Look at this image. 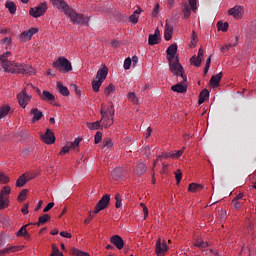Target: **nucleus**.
Wrapping results in <instances>:
<instances>
[{
    "mask_svg": "<svg viewBox=\"0 0 256 256\" xmlns=\"http://www.w3.org/2000/svg\"><path fill=\"white\" fill-rule=\"evenodd\" d=\"M11 52H5L0 56V65L5 73H20L21 75H35V69L28 64H19L15 61H9Z\"/></svg>",
    "mask_w": 256,
    "mask_h": 256,
    "instance_id": "1",
    "label": "nucleus"
},
{
    "mask_svg": "<svg viewBox=\"0 0 256 256\" xmlns=\"http://www.w3.org/2000/svg\"><path fill=\"white\" fill-rule=\"evenodd\" d=\"M55 9L67 15L74 25H89V17L79 14L65 2V0H50Z\"/></svg>",
    "mask_w": 256,
    "mask_h": 256,
    "instance_id": "2",
    "label": "nucleus"
},
{
    "mask_svg": "<svg viewBox=\"0 0 256 256\" xmlns=\"http://www.w3.org/2000/svg\"><path fill=\"white\" fill-rule=\"evenodd\" d=\"M166 53L171 73H173L174 77H179V75H181L183 80L187 81L183 66L179 63V59L175 58V55H177V44L170 45L167 48Z\"/></svg>",
    "mask_w": 256,
    "mask_h": 256,
    "instance_id": "3",
    "label": "nucleus"
},
{
    "mask_svg": "<svg viewBox=\"0 0 256 256\" xmlns=\"http://www.w3.org/2000/svg\"><path fill=\"white\" fill-rule=\"evenodd\" d=\"M100 115H102V127H105V129H107V127H111V125H113L114 123L113 116L115 115V108L113 107V102H110L107 110H105V104H102Z\"/></svg>",
    "mask_w": 256,
    "mask_h": 256,
    "instance_id": "4",
    "label": "nucleus"
},
{
    "mask_svg": "<svg viewBox=\"0 0 256 256\" xmlns=\"http://www.w3.org/2000/svg\"><path fill=\"white\" fill-rule=\"evenodd\" d=\"M53 67L54 69H57V71H60V73H69L70 71H73L71 62L63 56H60L53 62Z\"/></svg>",
    "mask_w": 256,
    "mask_h": 256,
    "instance_id": "5",
    "label": "nucleus"
},
{
    "mask_svg": "<svg viewBox=\"0 0 256 256\" xmlns=\"http://www.w3.org/2000/svg\"><path fill=\"white\" fill-rule=\"evenodd\" d=\"M45 13H47V2L40 3L38 6L31 8L29 11L31 17H34L35 19L42 17V15H45Z\"/></svg>",
    "mask_w": 256,
    "mask_h": 256,
    "instance_id": "6",
    "label": "nucleus"
},
{
    "mask_svg": "<svg viewBox=\"0 0 256 256\" xmlns=\"http://www.w3.org/2000/svg\"><path fill=\"white\" fill-rule=\"evenodd\" d=\"M109 203H111V196H109V194H105L96 204L94 213H99L100 211H103V209H105L109 205Z\"/></svg>",
    "mask_w": 256,
    "mask_h": 256,
    "instance_id": "7",
    "label": "nucleus"
},
{
    "mask_svg": "<svg viewBox=\"0 0 256 256\" xmlns=\"http://www.w3.org/2000/svg\"><path fill=\"white\" fill-rule=\"evenodd\" d=\"M18 103L22 109L27 107L28 101H31V95L27 94V88H24L18 95H17Z\"/></svg>",
    "mask_w": 256,
    "mask_h": 256,
    "instance_id": "8",
    "label": "nucleus"
},
{
    "mask_svg": "<svg viewBox=\"0 0 256 256\" xmlns=\"http://www.w3.org/2000/svg\"><path fill=\"white\" fill-rule=\"evenodd\" d=\"M167 242L163 240L161 241V238H158L155 244V253L157 256H163L167 253Z\"/></svg>",
    "mask_w": 256,
    "mask_h": 256,
    "instance_id": "9",
    "label": "nucleus"
},
{
    "mask_svg": "<svg viewBox=\"0 0 256 256\" xmlns=\"http://www.w3.org/2000/svg\"><path fill=\"white\" fill-rule=\"evenodd\" d=\"M178 77H181L182 80H180V82L176 85H173L171 87V90L174 91V93H187V86L183 85V83H186L187 77L186 80L183 79V76H181V74H179Z\"/></svg>",
    "mask_w": 256,
    "mask_h": 256,
    "instance_id": "10",
    "label": "nucleus"
},
{
    "mask_svg": "<svg viewBox=\"0 0 256 256\" xmlns=\"http://www.w3.org/2000/svg\"><path fill=\"white\" fill-rule=\"evenodd\" d=\"M41 139L46 145H53L55 143V133L51 129H47L46 133L41 136Z\"/></svg>",
    "mask_w": 256,
    "mask_h": 256,
    "instance_id": "11",
    "label": "nucleus"
},
{
    "mask_svg": "<svg viewBox=\"0 0 256 256\" xmlns=\"http://www.w3.org/2000/svg\"><path fill=\"white\" fill-rule=\"evenodd\" d=\"M159 41H161V31L157 28L154 34H150L148 37V45H158Z\"/></svg>",
    "mask_w": 256,
    "mask_h": 256,
    "instance_id": "12",
    "label": "nucleus"
},
{
    "mask_svg": "<svg viewBox=\"0 0 256 256\" xmlns=\"http://www.w3.org/2000/svg\"><path fill=\"white\" fill-rule=\"evenodd\" d=\"M243 6H234L228 10V14L232 15L234 19H241L243 17Z\"/></svg>",
    "mask_w": 256,
    "mask_h": 256,
    "instance_id": "13",
    "label": "nucleus"
},
{
    "mask_svg": "<svg viewBox=\"0 0 256 256\" xmlns=\"http://www.w3.org/2000/svg\"><path fill=\"white\" fill-rule=\"evenodd\" d=\"M110 243H112V245L117 247L119 250H121V249H123V247H125V241L119 235L112 236L110 238Z\"/></svg>",
    "mask_w": 256,
    "mask_h": 256,
    "instance_id": "14",
    "label": "nucleus"
},
{
    "mask_svg": "<svg viewBox=\"0 0 256 256\" xmlns=\"http://www.w3.org/2000/svg\"><path fill=\"white\" fill-rule=\"evenodd\" d=\"M30 115L33 116L32 123H37V121H41L43 117V112H41L39 108H32L30 111Z\"/></svg>",
    "mask_w": 256,
    "mask_h": 256,
    "instance_id": "15",
    "label": "nucleus"
},
{
    "mask_svg": "<svg viewBox=\"0 0 256 256\" xmlns=\"http://www.w3.org/2000/svg\"><path fill=\"white\" fill-rule=\"evenodd\" d=\"M172 37H173V26L169 24V20H166L164 39L166 41H171Z\"/></svg>",
    "mask_w": 256,
    "mask_h": 256,
    "instance_id": "16",
    "label": "nucleus"
},
{
    "mask_svg": "<svg viewBox=\"0 0 256 256\" xmlns=\"http://www.w3.org/2000/svg\"><path fill=\"white\" fill-rule=\"evenodd\" d=\"M109 71L107 69V67H103V68H100L96 74V79L98 81H105V79H107V75H108Z\"/></svg>",
    "mask_w": 256,
    "mask_h": 256,
    "instance_id": "17",
    "label": "nucleus"
},
{
    "mask_svg": "<svg viewBox=\"0 0 256 256\" xmlns=\"http://www.w3.org/2000/svg\"><path fill=\"white\" fill-rule=\"evenodd\" d=\"M221 79H223V72H220L212 76L210 79V84L212 85V87H219V84L221 83Z\"/></svg>",
    "mask_w": 256,
    "mask_h": 256,
    "instance_id": "18",
    "label": "nucleus"
},
{
    "mask_svg": "<svg viewBox=\"0 0 256 256\" xmlns=\"http://www.w3.org/2000/svg\"><path fill=\"white\" fill-rule=\"evenodd\" d=\"M40 99H42V101L51 102L55 101V96L51 92L44 90L42 94H40Z\"/></svg>",
    "mask_w": 256,
    "mask_h": 256,
    "instance_id": "19",
    "label": "nucleus"
},
{
    "mask_svg": "<svg viewBox=\"0 0 256 256\" xmlns=\"http://www.w3.org/2000/svg\"><path fill=\"white\" fill-rule=\"evenodd\" d=\"M147 171V165H145V163L143 162H139L136 166V175H138V177H141L142 175H145Z\"/></svg>",
    "mask_w": 256,
    "mask_h": 256,
    "instance_id": "20",
    "label": "nucleus"
},
{
    "mask_svg": "<svg viewBox=\"0 0 256 256\" xmlns=\"http://www.w3.org/2000/svg\"><path fill=\"white\" fill-rule=\"evenodd\" d=\"M5 7H6V9H8V11H9V13H11V15H15V13H17V5H15V2H11V1L7 0L5 3Z\"/></svg>",
    "mask_w": 256,
    "mask_h": 256,
    "instance_id": "21",
    "label": "nucleus"
},
{
    "mask_svg": "<svg viewBox=\"0 0 256 256\" xmlns=\"http://www.w3.org/2000/svg\"><path fill=\"white\" fill-rule=\"evenodd\" d=\"M21 249H23V246H10L0 251V256L5 255L6 253H15V251H21Z\"/></svg>",
    "mask_w": 256,
    "mask_h": 256,
    "instance_id": "22",
    "label": "nucleus"
},
{
    "mask_svg": "<svg viewBox=\"0 0 256 256\" xmlns=\"http://www.w3.org/2000/svg\"><path fill=\"white\" fill-rule=\"evenodd\" d=\"M193 247H198V249H206V247H209V242L202 239H197Z\"/></svg>",
    "mask_w": 256,
    "mask_h": 256,
    "instance_id": "23",
    "label": "nucleus"
},
{
    "mask_svg": "<svg viewBox=\"0 0 256 256\" xmlns=\"http://www.w3.org/2000/svg\"><path fill=\"white\" fill-rule=\"evenodd\" d=\"M207 97H209V90L207 89L202 90L199 95V100H198L199 105H203Z\"/></svg>",
    "mask_w": 256,
    "mask_h": 256,
    "instance_id": "24",
    "label": "nucleus"
},
{
    "mask_svg": "<svg viewBox=\"0 0 256 256\" xmlns=\"http://www.w3.org/2000/svg\"><path fill=\"white\" fill-rule=\"evenodd\" d=\"M9 111H11V106L2 105L0 107V119H3V117H7V115H9Z\"/></svg>",
    "mask_w": 256,
    "mask_h": 256,
    "instance_id": "25",
    "label": "nucleus"
},
{
    "mask_svg": "<svg viewBox=\"0 0 256 256\" xmlns=\"http://www.w3.org/2000/svg\"><path fill=\"white\" fill-rule=\"evenodd\" d=\"M202 189H203V186L197 183H191L189 184V187H188V191L190 193H197V191H201Z\"/></svg>",
    "mask_w": 256,
    "mask_h": 256,
    "instance_id": "26",
    "label": "nucleus"
},
{
    "mask_svg": "<svg viewBox=\"0 0 256 256\" xmlns=\"http://www.w3.org/2000/svg\"><path fill=\"white\" fill-rule=\"evenodd\" d=\"M31 178H28L25 176V174H22L16 181V187H23L27 181H30Z\"/></svg>",
    "mask_w": 256,
    "mask_h": 256,
    "instance_id": "27",
    "label": "nucleus"
},
{
    "mask_svg": "<svg viewBox=\"0 0 256 256\" xmlns=\"http://www.w3.org/2000/svg\"><path fill=\"white\" fill-rule=\"evenodd\" d=\"M57 87L61 95H63L64 97H69V89L67 87L63 86V84H61L60 82L57 83Z\"/></svg>",
    "mask_w": 256,
    "mask_h": 256,
    "instance_id": "28",
    "label": "nucleus"
},
{
    "mask_svg": "<svg viewBox=\"0 0 256 256\" xmlns=\"http://www.w3.org/2000/svg\"><path fill=\"white\" fill-rule=\"evenodd\" d=\"M112 177L115 179H121L123 177V168L118 167L112 171Z\"/></svg>",
    "mask_w": 256,
    "mask_h": 256,
    "instance_id": "29",
    "label": "nucleus"
},
{
    "mask_svg": "<svg viewBox=\"0 0 256 256\" xmlns=\"http://www.w3.org/2000/svg\"><path fill=\"white\" fill-rule=\"evenodd\" d=\"M49 219H51V216H49V214H44L43 216H40L38 218V222L36 223V225L39 227V225H45V223H47V221H49Z\"/></svg>",
    "mask_w": 256,
    "mask_h": 256,
    "instance_id": "30",
    "label": "nucleus"
},
{
    "mask_svg": "<svg viewBox=\"0 0 256 256\" xmlns=\"http://www.w3.org/2000/svg\"><path fill=\"white\" fill-rule=\"evenodd\" d=\"M101 85H103V82L101 80H94L92 81V89L94 93H99V89H101Z\"/></svg>",
    "mask_w": 256,
    "mask_h": 256,
    "instance_id": "31",
    "label": "nucleus"
},
{
    "mask_svg": "<svg viewBox=\"0 0 256 256\" xmlns=\"http://www.w3.org/2000/svg\"><path fill=\"white\" fill-rule=\"evenodd\" d=\"M101 121H96V122H90V123H87V127L88 129H90V131H96V129H99V127H101Z\"/></svg>",
    "mask_w": 256,
    "mask_h": 256,
    "instance_id": "32",
    "label": "nucleus"
},
{
    "mask_svg": "<svg viewBox=\"0 0 256 256\" xmlns=\"http://www.w3.org/2000/svg\"><path fill=\"white\" fill-rule=\"evenodd\" d=\"M182 13L185 19H189V17H191V7H189L188 4H184L182 8Z\"/></svg>",
    "mask_w": 256,
    "mask_h": 256,
    "instance_id": "33",
    "label": "nucleus"
},
{
    "mask_svg": "<svg viewBox=\"0 0 256 256\" xmlns=\"http://www.w3.org/2000/svg\"><path fill=\"white\" fill-rule=\"evenodd\" d=\"M127 97L131 103H134V105H139V99L137 98V95H135V92L128 93Z\"/></svg>",
    "mask_w": 256,
    "mask_h": 256,
    "instance_id": "34",
    "label": "nucleus"
},
{
    "mask_svg": "<svg viewBox=\"0 0 256 256\" xmlns=\"http://www.w3.org/2000/svg\"><path fill=\"white\" fill-rule=\"evenodd\" d=\"M71 253L72 255H75V256H91L89 253L83 252L77 248H72Z\"/></svg>",
    "mask_w": 256,
    "mask_h": 256,
    "instance_id": "35",
    "label": "nucleus"
},
{
    "mask_svg": "<svg viewBox=\"0 0 256 256\" xmlns=\"http://www.w3.org/2000/svg\"><path fill=\"white\" fill-rule=\"evenodd\" d=\"M217 27H218V31L225 32V31H228V29H229V23H227V22L223 23V22L219 21L217 23Z\"/></svg>",
    "mask_w": 256,
    "mask_h": 256,
    "instance_id": "36",
    "label": "nucleus"
},
{
    "mask_svg": "<svg viewBox=\"0 0 256 256\" xmlns=\"http://www.w3.org/2000/svg\"><path fill=\"white\" fill-rule=\"evenodd\" d=\"M27 227H29V224L22 226L19 231L16 233L17 237H23L27 235Z\"/></svg>",
    "mask_w": 256,
    "mask_h": 256,
    "instance_id": "37",
    "label": "nucleus"
},
{
    "mask_svg": "<svg viewBox=\"0 0 256 256\" xmlns=\"http://www.w3.org/2000/svg\"><path fill=\"white\" fill-rule=\"evenodd\" d=\"M11 194V187L10 186H4L0 192V197H7V195Z\"/></svg>",
    "mask_w": 256,
    "mask_h": 256,
    "instance_id": "38",
    "label": "nucleus"
},
{
    "mask_svg": "<svg viewBox=\"0 0 256 256\" xmlns=\"http://www.w3.org/2000/svg\"><path fill=\"white\" fill-rule=\"evenodd\" d=\"M190 63L195 65V67H201V58L197 56H192L190 59Z\"/></svg>",
    "mask_w": 256,
    "mask_h": 256,
    "instance_id": "39",
    "label": "nucleus"
},
{
    "mask_svg": "<svg viewBox=\"0 0 256 256\" xmlns=\"http://www.w3.org/2000/svg\"><path fill=\"white\" fill-rule=\"evenodd\" d=\"M199 41V38L197 37V32L193 31L191 36V44L190 47H195L197 45V42Z\"/></svg>",
    "mask_w": 256,
    "mask_h": 256,
    "instance_id": "40",
    "label": "nucleus"
},
{
    "mask_svg": "<svg viewBox=\"0 0 256 256\" xmlns=\"http://www.w3.org/2000/svg\"><path fill=\"white\" fill-rule=\"evenodd\" d=\"M115 199H116L115 207L116 209H120L123 201V199L121 198V194H116Z\"/></svg>",
    "mask_w": 256,
    "mask_h": 256,
    "instance_id": "41",
    "label": "nucleus"
},
{
    "mask_svg": "<svg viewBox=\"0 0 256 256\" xmlns=\"http://www.w3.org/2000/svg\"><path fill=\"white\" fill-rule=\"evenodd\" d=\"M184 151H185V148H182L181 150L175 151V152L172 153L171 157L173 159H179V157H181L183 155Z\"/></svg>",
    "mask_w": 256,
    "mask_h": 256,
    "instance_id": "42",
    "label": "nucleus"
},
{
    "mask_svg": "<svg viewBox=\"0 0 256 256\" xmlns=\"http://www.w3.org/2000/svg\"><path fill=\"white\" fill-rule=\"evenodd\" d=\"M28 192L27 189L22 190L18 195V201H25Z\"/></svg>",
    "mask_w": 256,
    "mask_h": 256,
    "instance_id": "43",
    "label": "nucleus"
},
{
    "mask_svg": "<svg viewBox=\"0 0 256 256\" xmlns=\"http://www.w3.org/2000/svg\"><path fill=\"white\" fill-rule=\"evenodd\" d=\"M9 204L7 203V197H1L0 196V209H5V207H8Z\"/></svg>",
    "mask_w": 256,
    "mask_h": 256,
    "instance_id": "44",
    "label": "nucleus"
},
{
    "mask_svg": "<svg viewBox=\"0 0 256 256\" xmlns=\"http://www.w3.org/2000/svg\"><path fill=\"white\" fill-rule=\"evenodd\" d=\"M31 34L29 31H24L22 34H21V39H23V41H30L31 39Z\"/></svg>",
    "mask_w": 256,
    "mask_h": 256,
    "instance_id": "45",
    "label": "nucleus"
},
{
    "mask_svg": "<svg viewBox=\"0 0 256 256\" xmlns=\"http://www.w3.org/2000/svg\"><path fill=\"white\" fill-rule=\"evenodd\" d=\"M79 143H81V138H76L74 142L70 143V149H77Z\"/></svg>",
    "mask_w": 256,
    "mask_h": 256,
    "instance_id": "46",
    "label": "nucleus"
},
{
    "mask_svg": "<svg viewBox=\"0 0 256 256\" xmlns=\"http://www.w3.org/2000/svg\"><path fill=\"white\" fill-rule=\"evenodd\" d=\"M175 178H176L177 185H179V183H181V179H183V173H181L180 170H177L175 172Z\"/></svg>",
    "mask_w": 256,
    "mask_h": 256,
    "instance_id": "47",
    "label": "nucleus"
},
{
    "mask_svg": "<svg viewBox=\"0 0 256 256\" xmlns=\"http://www.w3.org/2000/svg\"><path fill=\"white\" fill-rule=\"evenodd\" d=\"M173 155V153H164L163 155L158 156L157 160L154 162L153 167H155L157 165V161H159V159L161 158H165V159H169V157H171Z\"/></svg>",
    "mask_w": 256,
    "mask_h": 256,
    "instance_id": "48",
    "label": "nucleus"
},
{
    "mask_svg": "<svg viewBox=\"0 0 256 256\" xmlns=\"http://www.w3.org/2000/svg\"><path fill=\"white\" fill-rule=\"evenodd\" d=\"M131 63H132V60L131 58H126L125 61H124V69L127 71L129 69H131Z\"/></svg>",
    "mask_w": 256,
    "mask_h": 256,
    "instance_id": "49",
    "label": "nucleus"
},
{
    "mask_svg": "<svg viewBox=\"0 0 256 256\" xmlns=\"http://www.w3.org/2000/svg\"><path fill=\"white\" fill-rule=\"evenodd\" d=\"M217 217L220 221H223V219H225V217H227V212L224 211L223 209H221V210L218 211V216Z\"/></svg>",
    "mask_w": 256,
    "mask_h": 256,
    "instance_id": "50",
    "label": "nucleus"
},
{
    "mask_svg": "<svg viewBox=\"0 0 256 256\" xmlns=\"http://www.w3.org/2000/svg\"><path fill=\"white\" fill-rule=\"evenodd\" d=\"M101 139H103V133L97 132L95 134V139H94L95 144L97 145V144L101 143Z\"/></svg>",
    "mask_w": 256,
    "mask_h": 256,
    "instance_id": "51",
    "label": "nucleus"
},
{
    "mask_svg": "<svg viewBox=\"0 0 256 256\" xmlns=\"http://www.w3.org/2000/svg\"><path fill=\"white\" fill-rule=\"evenodd\" d=\"M58 255H61V252L59 251V248L55 244H53L51 256H58Z\"/></svg>",
    "mask_w": 256,
    "mask_h": 256,
    "instance_id": "52",
    "label": "nucleus"
},
{
    "mask_svg": "<svg viewBox=\"0 0 256 256\" xmlns=\"http://www.w3.org/2000/svg\"><path fill=\"white\" fill-rule=\"evenodd\" d=\"M188 1L192 11L195 13L197 11V0H188Z\"/></svg>",
    "mask_w": 256,
    "mask_h": 256,
    "instance_id": "53",
    "label": "nucleus"
},
{
    "mask_svg": "<svg viewBox=\"0 0 256 256\" xmlns=\"http://www.w3.org/2000/svg\"><path fill=\"white\" fill-rule=\"evenodd\" d=\"M11 38L6 37L1 41L2 45H5V49H7V47H9V45H11Z\"/></svg>",
    "mask_w": 256,
    "mask_h": 256,
    "instance_id": "54",
    "label": "nucleus"
},
{
    "mask_svg": "<svg viewBox=\"0 0 256 256\" xmlns=\"http://www.w3.org/2000/svg\"><path fill=\"white\" fill-rule=\"evenodd\" d=\"M0 183H9V177L5 173H0Z\"/></svg>",
    "mask_w": 256,
    "mask_h": 256,
    "instance_id": "55",
    "label": "nucleus"
},
{
    "mask_svg": "<svg viewBox=\"0 0 256 256\" xmlns=\"http://www.w3.org/2000/svg\"><path fill=\"white\" fill-rule=\"evenodd\" d=\"M129 21H130V23H133L134 25H137V23H139V17L135 16V14H132L129 17Z\"/></svg>",
    "mask_w": 256,
    "mask_h": 256,
    "instance_id": "56",
    "label": "nucleus"
},
{
    "mask_svg": "<svg viewBox=\"0 0 256 256\" xmlns=\"http://www.w3.org/2000/svg\"><path fill=\"white\" fill-rule=\"evenodd\" d=\"M115 91V86L113 84H110L106 89H105V95H110Z\"/></svg>",
    "mask_w": 256,
    "mask_h": 256,
    "instance_id": "57",
    "label": "nucleus"
},
{
    "mask_svg": "<svg viewBox=\"0 0 256 256\" xmlns=\"http://www.w3.org/2000/svg\"><path fill=\"white\" fill-rule=\"evenodd\" d=\"M103 147H113V141H111V139H106L103 141Z\"/></svg>",
    "mask_w": 256,
    "mask_h": 256,
    "instance_id": "58",
    "label": "nucleus"
},
{
    "mask_svg": "<svg viewBox=\"0 0 256 256\" xmlns=\"http://www.w3.org/2000/svg\"><path fill=\"white\" fill-rule=\"evenodd\" d=\"M53 207H55V203L50 202L48 203V205L44 208V213H48V211H51V209H53Z\"/></svg>",
    "mask_w": 256,
    "mask_h": 256,
    "instance_id": "59",
    "label": "nucleus"
},
{
    "mask_svg": "<svg viewBox=\"0 0 256 256\" xmlns=\"http://www.w3.org/2000/svg\"><path fill=\"white\" fill-rule=\"evenodd\" d=\"M69 149H71V146H64L60 151V155H65V153H69Z\"/></svg>",
    "mask_w": 256,
    "mask_h": 256,
    "instance_id": "60",
    "label": "nucleus"
},
{
    "mask_svg": "<svg viewBox=\"0 0 256 256\" xmlns=\"http://www.w3.org/2000/svg\"><path fill=\"white\" fill-rule=\"evenodd\" d=\"M61 237H65L66 239H71L72 235L69 232L62 231L60 232Z\"/></svg>",
    "mask_w": 256,
    "mask_h": 256,
    "instance_id": "61",
    "label": "nucleus"
},
{
    "mask_svg": "<svg viewBox=\"0 0 256 256\" xmlns=\"http://www.w3.org/2000/svg\"><path fill=\"white\" fill-rule=\"evenodd\" d=\"M131 61H132L133 67H137V64L139 63V57L133 56Z\"/></svg>",
    "mask_w": 256,
    "mask_h": 256,
    "instance_id": "62",
    "label": "nucleus"
},
{
    "mask_svg": "<svg viewBox=\"0 0 256 256\" xmlns=\"http://www.w3.org/2000/svg\"><path fill=\"white\" fill-rule=\"evenodd\" d=\"M21 211L24 213V215H27V213H29V204H24Z\"/></svg>",
    "mask_w": 256,
    "mask_h": 256,
    "instance_id": "63",
    "label": "nucleus"
},
{
    "mask_svg": "<svg viewBox=\"0 0 256 256\" xmlns=\"http://www.w3.org/2000/svg\"><path fill=\"white\" fill-rule=\"evenodd\" d=\"M231 47H233V45H231V44L224 45V46L221 48V53H225V51H229V49H231Z\"/></svg>",
    "mask_w": 256,
    "mask_h": 256,
    "instance_id": "64",
    "label": "nucleus"
}]
</instances>
